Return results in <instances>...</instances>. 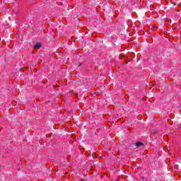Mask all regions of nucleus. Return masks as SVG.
<instances>
[{"instance_id": "nucleus-1", "label": "nucleus", "mask_w": 181, "mask_h": 181, "mask_svg": "<svg viewBox=\"0 0 181 181\" xmlns=\"http://www.w3.org/2000/svg\"><path fill=\"white\" fill-rule=\"evenodd\" d=\"M41 47H42V44L40 42H37L35 46V48L37 49V50Z\"/></svg>"}, {"instance_id": "nucleus-2", "label": "nucleus", "mask_w": 181, "mask_h": 181, "mask_svg": "<svg viewBox=\"0 0 181 181\" xmlns=\"http://www.w3.org/2000/svg\"><path fill=\"white\" fill-rule=\"evenodd\" d=\"M142 145H144V144H142V142L136 143V148H139V146H142Z\"/></svg>"}]
</instances>
